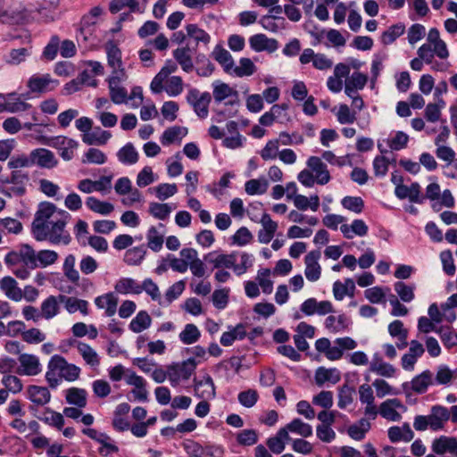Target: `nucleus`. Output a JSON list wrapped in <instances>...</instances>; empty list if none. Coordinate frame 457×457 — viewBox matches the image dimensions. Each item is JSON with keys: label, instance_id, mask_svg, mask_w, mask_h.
Returning <instances> with one entry per match:
<instances>
[{"label": "nucleus", "instance_id": "1", "mask_svg": "<svg viewBox=\"0 0 457 457\" xmlns=\"http://www.w3.org/2000/svg\"><path fill=\"white\" fill-rule=\"evenodd\" d=\"M71 214L64 210H57L54 204L42 202L38 204L31 224V233L37 241L48 240L53 245H69L71 241L65 227Z\"/></svg>", "mask_w": 457, "mask_h": 457}, {"label": "nucleus", "instance_id": "2", "mask_svg": "<svg viewBox=\"0 0 457 457\" xmlns=\"http://www.w3.org/2000/svg\"><path fill=\"white\" fill-rule=\"evenodd\" d=\"M212 96L209 92L200 93L196 88H191L187 96V102L193 107L195 112L201 119H204L209 113V104Z\"/></svg>", "mask_w": 457, "mask_h": 457}, {"label": "nucleus", "instance_id": "3", "mask_svg": "<svg viewBox=\"0 0 457 457\" xmlns=\"http://www.w3.org/2000/svg\"><path fill=\"white\" fill-rule=\"evenodd\" d=\"M197 362L194 357H190L181 363H175L168 367L169 378L171 384H177L180 378L188 379L195 370Z\"/></svg>", "mask_w": 457, "mask_h": 457}, {"label": "nucleus", "instance_id": "4", "mask_svg": "<svg viewBox=\"0 0 457 457\" xmlns=\"http://www.w3.org/2000/svg\"><path fill=\"white\" fill-rule=\"evenodd\" d=\"M29 180L28 172L21 170H12L10 175V181L13 185L8 188H0V193L7 197L22 196L26 194V185Z\"/></svg>", "mask_w": 457, "mask_h": 457}, {"label": "nucleus", "instance_id": "5", "mask_svg": "<svg viewBox=\"0 0 457 457\" xmlns=\"http://www.w3.org/2000/svg\"><path fill=\"white\" fill-rule=\"evenodd\" d=\"M433 384V373L427 370L420 375L415 376L410 383L404 382L402 385V387L407 396H409V390H412L415 393L421 395L426 393L428 387Z\"/></svg>", "mask_w": 457, "mask_h": 457}, {"label": "nucleus", "instance_id": "6", "mask_svg": "<svg viewBox=\"0 0 457 457\" xmlns=\"http://www.w3.org/2000/svg\"><path fill=\"white\" fill-rule=\"evenodd\" d=\"M213 98L215 103L220 104L226 98L231 97L225 103V105L234 106L238 104V93L237 90L230 87L228 84L220 81L213 83Z\"/></svg>", "mask_w": 457, "mask_h": 457}, {"label": "nucleus", "instance_id": "7", "mask_svg": "<svg viewBox=\"0 0 457 457\" xmlns=\"http://www.w3.org/2000/svg\"><path fill=\"white\" fill-rule=\"evenodd\" d=\"M59 84L58 80L53 79L50 74L32 75L28 82L27 87L32 93H45L53 90Z\"/></svg>", "mask_w": 457, "mask_h": 457}, {"label": "nucleus", "instance_id": "8", "mask_svg": "<svg viewBox=\"0 0 457 457\" xmlns=\"http://www.w3.org/2000/svg\"><path fill=\"white\" fill-rule=\"evenodd\" d=\"M320 258V252L313 250L308 253L304 257L305 270L304 274L306 278L311 282L317 281L321 275V267L318 261Z\"/></svg>", "mask_w": 457, "mask_h": 457}, {"label": "nucleus", "instance_id": "9", "mask_svg": "<svg viewBox=\"0 0 457 457\" xmlns=\"http://www.w3.org/2000/svg\"><path fill=\"white\" fill-rule=\"evenodd\" d=\"M21 368L17 370V373L26 376H36L42 370L39 359L29 353H21L19 356Z\"/></svg>", "mask_w": 457, "mask_h": 457}, {"label": "nucleus", "instance_id": "10", "mask_svg": "<svg viewBox=\"0 0 457 457\" xmlns=\"http://www.w3.org/2000/svg\"><path fill=\"white\" fill-rule=\"evenodd\" d=\"M215 386L212 377L206 374L204 379L194 378V391L197 398L203 400L213 399L216 395Z\"/></svg>", "mask_w": 457, "mask_h": 457}, {"label": "nucleus", "instance_id": "11", "mask_svg": "<svg viewBox=\"0 0 457 457\" xmlns=\"http://www.w3.org/2000/svg\"><path fill=\"white\" fill-rule=\"evenodd\" d=\"M66 364L65 358L59 354L51 357L47 366L48 370L46 373V378L50 387L54 388L58 386L59 378H56V373L60 376Z\"/></svg>", "mask_w": 457, "mask_h": 457}, {"label": "nucleus", "instance_id": "12", "mask_svg": "<svg viewBox=\"0 0 457 457\" xmlns=\"http://www.w3.org/2000/svg\"><path fill=\"white\" fill-rule=\"evenodd\" d=\"M204 260L206 262L212 263L213 269H232L234 262H237V255L236 253L218 254L216 252H211L204 255Z\"/></svg>", "mask_w": 457, "mask_h": 457}, {"label": "nucleus", "instance_id": "13", "mask_svg": "<svg viewBox=\"0 0 457 457\" xmlns=\"http://www.w3.org/2000/svg\"><path fill=\"white\" fill-rule=\"evenodd\" d=\"M249 45L255 52L273 53L278 48V42L274 38L267 37L264 34H255L250 37Z\"/></svg>", "mask_w": 457, "mask_h": 457}, {"label": "nucleus", "instance_id": "14", "mask_svg": "<svg viewBox=\"0 0 457 457\" xmlns=\"http://www.w3.org/2000/svg\"><path fill=\"white\" fill-rule=\"evenodd\" d=\"M396 409H405L402 402L397 398L387 399L383 402L379 406V414L392 421H398L401 419V414L396 411Z\"/></svg>", "mask_w": 457, "mask_h": 457}, {"label": "nucleus", "instance_id": "15", "mask_svg": "<svg viewBox=\"0 0 457 457\" xmlns=\"http://www.w3.org/2000/svg\"><path fill=\"white\" fill-rule=\"evenodd\" d=\"M430 422V428L434 431L442 429L444 424L450 419L449 410L442 405L431 407L430 414L427 415Z\"/></svg>", "mask_w": 457, "mask_h": 457}, {"label": "nucleus", "instance_id": "16", "mask_svg": "<svg viewBox=\"0 0 457 457\" xmlns=\"http://www.w3.org/2000/svg\"><path fill=\"white\" fill-rule=\"evenodd\" d=\"M31 156L34 164L36 163L42 168L52 169L58 163L54 153L46 148H37L31 151Z\"/></svg>", "mask_w": 457, "mask_h": 457}, {"label": "nucleus", "instance_id": "17", "mask_svg": "<svg viewBox=\"0 0 457 457\" xmlns=\"http://www.w3.org/2000/svg\"><path fill=\"white\" fill-rule=\"evenodd\" d=\"M29 108H31V104L21 101L15 92L7 94L5 102L0 104V111H6L12 113L24 112Z\"/></svg>", "mask_w": 457, "mask_h": 457}, {"label": "nucleus", "instance_id": "18", "mask_svg": "<svg viewBox=\"0 0 457 457\" xmlns=\"http://www.w3.org/2000/svg\"><path fill=\"white\" fill-rule=\"evenodd\" d=\"M0 288L4 292L5 295L11 300L18 302L22 298L21 289L17 287L16 280L10 276L4 277L0 280Z\"/></svg>", "mask_w": 457, "mask_h": 457}, {"label": "nucleus", "instance_id": "19", "mask_svg": "<svg viewBox=\"0 0 457 457\" xmlns=\"http://www.w3.org/2000/svg\"><path fill=\"white\" fill-rule=\"evenodd\" d=\"M95 303L99 309L105 308V314L112 317L115 314L118 305V298L113 293L110 292L103 295H99L95 299Z\"/></svg>", "mask_w": 457, "mask_h": 457}, {"label": "nucleus", "instance_id": "20", "mask_svg": "<svg viewBox=\"0 0 457 457\" xmlns=\"http://www.w3.org/2000/svg\"><path fill=\"white\" fill-rule=\"evenodd\" d=\"M28 397L33 403L43 406L49 403L51 394L46 386L32 385L28 387Z\"/></svg>", "mask_w": 457, "mask_h": 457}, {"label": "nucleus", "instance_id": "21", "mask_svg": "<svg viewBox=\"0 0 457 457\" xmlns=\"http://www.w3.org/2000/svg\"><path fill=\"white\" fill-rule=\"evenodd\" d=\"M212 57L223 67L226 73L231 74L234 69V60L230 53L220 46H216Z\"/></svg>", "mask_w": 457, "mask_h": 457}, {"label": "nucleus", "instance_id": "22", "mask_svg": "<svg viewBox=\"0 0 457 457\" xmlns=\"http://www.w3.org/2000/svg\"><path fill=\"white\" fill-rule=\"evenodd\" d=\"M192 50L188 46L179 47L173 51V57L186 72L193 71Z\"/></svg>", "mask_w": 457, "mask_h": 457}, {"label": "nucleus", "instance_id": "23", "mask_svg": "<svg viewBox=\"0 0 457 457\" xmlns=\"http://www.w3.org/2000/svg\"><path fill=\"white\" fill-rule=\"evenodd\" d=\"M120 78L118 76H112L109 78V90L111 100L116 104H120L126 102L128 98V93L125 87H119Z\"/></svg>", "mask_w": 457, "mask_h": 457}, {"label": "nucleus", "instance_id": "24", "mask_svg": "<svg viewBox=\"0 0 457 457\" xmlns=\"http://www.w3.org/2000/svg\"><path fill=\"white\" fill-rule=\"evenodd\" d=\"M370 370L386 378L394 377L396 371L392 364L383 361L377 354L370 362Z\"/></svg>", "mask_w": 457, "mask_h": 457}, {"label": "nucleus", "instance_id": "25", "mask_svg": "<svg viewBox=\"0 0 457 457\" xmlns=\"http://www.w3.org/2000/svg\"><path fill=\"white\" fill-rule=\"evenodd\" d=\"M315 383L321 386L325 382H331L337 384L340 380V373L337 369H326L320 367L315 372Z\"/></svg>", "mask_w": 457, "mask_h": 457}, {"label": "nucleus", "instance_id": "26", "mask_svg": "<svg viewBox=\"0 0 457 457\" xmlns=\"http://www.w3.org/2000/svg\"><path fill=\"white\" fill-rule=\"evenodd\" d=\"M111 137V132L107 130H102L100 127H97L94 132L83 134L82 141L88 145H104L107 143Z\"/></svg>", "mask_w": 457, "mask_h": 457}, {"label": "nucleus", "instance_id": "27", "mask_svg": "<svg viewBox=\"0 0 457 457\" xmlns=\"http://www.w3.org/2000/svg\"><path fill=\"white\" fill-rule=\"evenodd\" d=\"M59 295H50L41 303V315L46 320H50L59 313Z\"/></svg>", "mask_w": 457, "mask_h": 457}, {"label": "nucleus", "instance_id": "28", "mask_svg": "<svg viewBox=\"0 0 457 457\" xmlns=\"http://www.w3.org/2000/svg\"><path fill=\"white\" fill-rule=\"evenodd\" d=\"M87 391L83 388L71 387L66 391L65 399L69 404L78 408H84L87 405Z\"/></svg>", "mask_w": 457, "mask_h": 457}, {"label": "nucleus", "instance_id": "29", "mask_svg": "<svg viewBox=\"0 0 457 457\" xmlns=\"http://www.w3.org/2000/svg\"><path fill=\"white\" fill-rule=\"evenodd\" d=\"M152 319L145 311H140L129 323V329L135 333H140L148 328Z\"/></svg>", "mask_w": 457, "mask_h": 457}, {"label": "nucleus", "instance_id": "30", "mask_svg": "<svg viewBox=\"0 0 457 457\" xmlns=\"http://www.w3.org/2000/svg\"><path fill=\"white\" fill-rule=\"evenodd\" d=\"M117 157L124 164H134L138 161V153L132 143H127L118 151Z\"/></svg>", "mask_w": 457, "mask_h": 457}, {"label": "nucleus", "instance_id": "31", "mask_svg": "<svg viewBox=\"0 0 457 457\" xmlns=\"http://www.w3.org/2000/svg\"><path fill=\"white\" fill-rule=\"evenodd\" d=\"M107 54L108 64L112 68H120L122 65L121 62V52L118 46L112 40L108 41L105 46Z\"/></svg>", "mask_w": 457, "mask_h": 457}, {"label": "nucleus", "instance_id": "32", "mask_svg": "<svg viewBox=\"0 0 457 457\" xmlns=\"http://www.w3.org/2000/svg\"><path fill=\"white\" fill-rule=\"evenodd\" d=\"M140 285L135 279L130 278H123L117 281L114 288L120 294L133 293L136 295L141 294Z\"/></svg>", "mask_w": 457, "mask_h": 457}, {"label": "nucleus", "instance_id": "33", "mask_svg": "<svg viewBox=\"0 0 457 457\" xmlns=\"http://www.w3.org/2000/svg\"><path fill=\"white\" fill-rule=\"evenodd\" d=\"M3 23H7L10 25H20L24 24L29 20V14L27 11H10L4 12L3 15L0 16Z\"/></svg>", "mask_w": 457, "mask_h": 457}, {"label": "nucleus", "instance_id": "34", "mask_svg": "<svg viewBox=\"0 0 457 457\" xmlns=\"http://www.w3.org/2000/svg\"><path fill=\"white\" fill-rule=\"evenodd\" d=\"M187 129L179 126L170 127L164 130L161 137V143L163 145H169L172 144L177 138L186 136Z\"/></svg>", "mask_w": 457, "mask_h": 457}, {"label": "nucleus", "instance_id": "35", "mask_svg": "<svg viewBox=\"0 0 457 457\" xmlns=\"http://www.w3.org/2000/svg\"><path fill=\"white\" fill-rule=\"evenodd\" d=\"M146 248L145 245H141L127 250L124 262L129 265H138L144 260Z\"/></svg>", "mask_w": 457, "mask_h": 457}, {"label": "nucleus", "instance_id": "36", "mask_svg": "<svg viewBox=\"0 0 457 457\" xmlns=\"http://www.w3.org/2000/svg\"><path fill=\"white\" fill-rule=\"evenodd\" d=\"M416 287L414 284L407 285L403 281H397L394 284V289L398 295L399 298L404 303L411 302L414 297V290Z\"/></svg>", "mask_w": 457, "mask_h": 457}, {"label": "nucleus", "instance_id": "37", "mask_svg": "<svg viewBox=\"0 0 457 457\" xmlns=\"http://www.w3.org/2000/svg\"><path fill=\"white\" fill-rule=\"evenodd\" d=\"M179 337L183 344L191 345L198 341L201 333L195 324L189 323L185 326Z\"/></svg>", "mask_w": 457, "mask_h": 457}, {"label": "nucleus", "instance_id": "38", "mask_svg": "<svg viewBox=\"0 0 457 457\" xmlns=\"http://www.w3.org/2000/svg\"><path fill=\"white\" fill-rule=\"evenodd\" d=\"M269 183L266 179H253L245 182V190L250 195H262L267 191Z\"/></svg>", "mask_w": 457, "mask_h": 457}, {"label": "nucleus", "instance_id": "39", "mask_svg": "<svg viewBox=\"0 0 457 457\" xmlns=\"http://www.w3.org/2000/svg\"><path fill=\"white\" fill-rule=\"evenodd\" d=\"M86 204L91 211L103 215L110 214L114 209L112 204L102 202L94 196L87 197Z\"/></svg>", "mask_w": 457, "mask_h": 457}, {"label": "nucleus", "instance_id": "40", "mask_svg": "<svg viewBox=\"0 0 457 457\" xmlns=\"http://www.w3.org/2000/svg\"><path fill=\"white\" fill-rule=\"evenodd\" d=\"M76 258L73 254H68L64 260L62 270L66 278L74 284L79 280V271L75 269Z\"/></svg>", "mask_w": 457, "mask_h": 457}, {"label": "nucleus", "instance_id": "41", "mask_svg": "<svg viewBox=\"0 0 457 457\" xmlns=\"http://www.w3.org/2000/svg\"><path fill=\"white\" fill-rule=\"evenodd\" d=\"M78 350L82 355L84 361L92 367L98 366L100 363L96 352L87 344L79 342Z\"/></svg>", "mask_w": 457, "mask_h": 457}, {"label": "nucleus", "instance_id": "42", "mask_svg": "<svg viewBox=\"0 0 457 457\" xmlns=\"http://www.w3.org/2000/svg\"><path fill=\"white\" fill-rule=\"evenodd\" d=\"M455 437L441 436L433 441L432 450L436 454H444L446 452L452 453Z\"/></svg>", "mask_w": 457, "mask_h": 457}, {"label": "nucleus", "instance_id": "43", "mask_svg": "<svg viewBox=\"0 0 457 457\" xmlns=\"http://www.w3.org/2000/svg\"><path fill=\"white\" fill-rule=\"evenodd\" d=\"M19 255L21 261L27 268L33 270L38 267L37 262V253L30 245H24L21 249Z\"/></svg>", "mask_w": 457, "mask_h": 457}, {"label": "nucleus", "instance_id": "44", "mask_svg": "<svg viewBox=\"0 0 457 457\" xmlns=\"http://www.w3.org/2000/svg\"><path fill=\"white\" fill-rule=\"evenodd\" d=\"M404 30L405 26L403 23L394 24L382 33L381 42L384 45H390L395 42L397 37L402 36Z\"/></svg>", "mask_w": 457, "mask_h": 457}, {"label": "nucleus", "instance_id": "45", "mask_svg": "<svg viewBox=\"0 0 457 457\" xmlns=\"http://www.w3.org/2000/svg\"><path fill=\"white\" fill-rule=\"evenodd\" d=\"M290 432L296 433L303 437H308L312 435V428L311 425L304 423L300 419H294L287 425Z\"/></svg>", "mask_w": 457, "mask_h": 457}, {"label": "nucleus", "instance_id": "46", "mask_svg": "<svg viewBox=\"0 0 457 457\" xmlns=\"http://www.w3.org/2000/svg\"><path fill=\"white\" fill-rule=\"evenodd\" d=\"M2 384L4 386V390L7 393V398L9 397V393L18 394L22 388L23 385L21 380L13 375H4L2 378Z\"/></svg>", "mask_w": 457, "mask_h": 457}, {"label": "nucleus", "instance_id": "47", "mask_svg": "<svg viewBox=\"0 0 457 457\" xmlns=\"http://www.w3.org/2000/svg\"><path fill=\"white\" fill-rule=\"evenodd\" d=\"M44 413L46 414L44 417H37L40 420L50 426L55 427L58 429L62 428L64 425V419L62 414L50 410L49 408H46Z\"/></svg>", "mask_w": 457, "mask_h": 457}, {"label": "nucleus", "instance_id": "48", "mask_svg": "<svg viewBox=\"0 0 457 457\" xmlns=\"http://www.w3.org/2000/svg\"><path fill=\"white\" fill-rule=\"evenodd\" d=\"M284 21L285 19L283 17L267 14L262 16L259 22L264 29L271 32H277L278 29L284 24Z\"/></svg>", "mask_w": 457, "mask_h": 457}, {"label": "nucleus", "instance_id": "49", "mask_svg": "<svg viewBox=\"0 0 457 457\" xmlns=\"http://www.w3.org/2000/svg\"><path fill=\"white\" fill-rule=\"evenodd\" d=\"M187 36L193 38L196 43L203 42L208 44L211 40L210 35L200 29L196 24H188L186 27Z\"/></svg>", "mask_w": 457, "mask_h": 457}, {"label": "nucleus", "instance_id": "50", "mask_svg": "<svg viewBox=\"0 0 457 457\" xmlns=\"http://www.w3.org/2000/svg\"><path fill=\"white\" fill-rule=\"evenodd\" d=\"M147 246L154 252H159L162 248L163 236L159 234L156 228L152 226L146 235Z\"/></svg>", "mask_w": 457, "mask_h": 457}, {"label": "nucleus", "instance_id": "51", "mask_svg": "<svg viewBox=\"0 0 457 457\" xmlns=\"http://www.w3.org/2000/svg\"><path fill=\"white\" fill-rule=\"evenodd\" d=\"M196 63L200 65L196 68V73L201 77H208L215 70L214 64L204 54L197 55Z\"/></svg>", "mask_w": 457, "mask_h": 457}, {"label": "nucleus", "instance_id": "52", "mask_svg": "<svg viewBox=\"0 0 457 457\" xmlns=\"http://www.w3.org/2000/svg\"><path fill=\"white\" fill-rule=\"evenodd\" d=\"M240 66L234 67L233 73L237 77L251 76L255 72V65L251 59L243 57L239 60Z\"/></svg>", "mask_w": 457, "mask_h": 457}, {"label": "nucleus", "instance_id": "53", "mask_svg": "<svg viewBox=\"0 0 457 457\" xmlns=\"http://www.w3.org/2000/svg\"><path fill=\"white\" fill-rule=\"evenodd\" d=\"M106 155L97 148H89L83 155V163L104 164L106 162Z\"/></svg>", "mask_w": 457, "mask_h": 457}, {"label": "nucleus", "instance_id": "54", "mask_svg": "<svg viewBox=\"0 0 457 457\" xmlns=\"http://www.w3.org/2000/svg\"><path fill=\"white\" fill-rule=\"evenodd\" d=\"M149 212L154 218L164 220L171 212V208L168 204L151 203L149 205Z\"/></svg>", "mask_w": 457, "mask_h": 457}, {"label": "nucleus", "instance_id": "55", "mask_svg": "<svg viewBox=\"0 0 457 457\" xmlns=\"http://www.w3.org/2000/svg\"><path fill=\"white\" fill-rule=\"evenodd\" d=\"M341 204L344 208L355 213H361L364 208V202L360 196H345Z\"/></svg>", "mask_w": 457, "mask_h": 457}, {"label": "nucleus", "instance_id": "56", "mask_svg": "<svg viewBox=\"0 0 457 457\" xmlns=\"http://www.w3.org/2000/svg\"><path fill=\"white\" fill-rule=\"evenodd\" d=\"M354 392V388L346 384L339 389L337 405L340 409H345L353 403V395Z\"/></svg>", "mask_w": 457, "mask_h": 457}, {"label": "nucleus", "instance_id": "57", "mask_svg": "<svg viewBox=\"0 0 457 457\" xmlns=\"http://www.w3.org/2000/svg\"><path fill=\"white\" fill-rule=\"evenodd\" d=\"M441 340L445 347L451 348L457 345V334L453 332L449 327H439L437 329Z\"/></svg>", "mask_w": 457, "mask_h": 457}, {"label": "nucleus", "instance_id": "58", "mask_svg": "<svg viewBox=\"0 0 457 457\" xmlns=\"http://www.w3.org/2000/svg\"><path fill=\"white\" fill-rule=\"evenodd\" d=\"M58 259V253L53 250H40L37 253V262L40 267L54 264Z\"/></svg>", "mask_w": 457, "mask_h": 457}, {"label": "nucleus", "instance_id": "59", "mask_svg": "<svg viewBox=\"0 0 457 457\" xmlns=\"http://www.w3.org/2000/svg\"><path fill=\"white\" fill-rule=\"evenodd\" d=\"M34 164L31 154L27 156L25 154L12 156L8 162V167L13 170H19L20 168L30 167Z\"/></svg>", "mask_w": 457, "mask_h": 457}, {"label": "nucleus", "instance_id": "60", "mask_svg": "<svg viewBox=\"0 0 457 457\" xmlns=\"http://www.w3.org/2000/svg\"><path fill=\"white\" fill-rule=\"evenodd\" d=\"M60 45V38L58 36H52L48 44L45 46L43 51V57L48 61L54 60L58 53Z\"/></svg>", "mask_w": 457, "mask_h": 457}, {"label": "nucleus", "instance_id": "61", "mask_svg": "<svg viewBox=\"0 0 457 457\" xmlns=\"http://www.w3.org/2000/svg\"><path fill=\"white\" fill-rule=\"evenodd\" d=\"M165 91L170 96H179L183 91V80L179 76H172L167 82Z\"/></svg>", "mask_w": 457, "mask_h": 457}, {"label": "nucleus", "instance_id": "62", "mask_svg": "<svg viewBox=\"0 0 457 457\" xmlns=\"http://www.w3.org/2000/svg\"><path fill=\"white\" fill-rule=\"evenodd\" d=\"M237 441L241 445H253L257 443L258 436L253 429H244L237 436Z\"/></svg>", "mask_w": 457, "mask_h": 457}, {"label": "nucleus", "instance_id": "63", "mask_svg": "<svg viewBox=\"0 0 457 457\" xmlns=\"http://www.w3.org/2000/svg\"><path fill=\"white\" fill-rule=\"evenodd\" d=\"M46 339V335L37 328L22 332V340L28 344H39Z\"/></svg>", "mask_w": 457, "mask_h": 457}, {"label": "nucleus", "instance_id": "64", "mask_svg": "<svg viewBox=\"0 0 457 457\" xmlns=\"http://www.w3.org/2000/svg\"><path fill=\"white\" fill-rule=\"evenodd\" d=\"M182 446L189 457H202L204 446L194 440H186L182 443Z\"/></svg>", "mask_w": 457, "mask_h": 457}]
</instances>
